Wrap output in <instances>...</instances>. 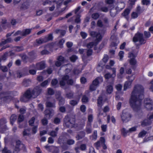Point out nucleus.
<instances>
[{
  "label": "nucleus",
  "mask_w": 153,
  "mask_h": 153,
  "mask_svg": "<svg viewBox=\"0 0 153 153\" xmlns=\"http://www.w3.org/2000/svg\"><path fill=\"white\" fill-rule=\"evenodd\" d=\"M144 88L140 85H134L131 94L129 102L131 107L135 111L141 108V100L144 98Z\"/></svg>",
  "instance_id": "nucleus-1"
},
{
  "label": "nucleus",
  "mask_w": 153,
  "mask_h": 153,
  "mask_svg": "<svg viewBox=\"0 0 153 153\" xmlns=\"http://www.w3.org/2000/svg\"><path fill=\"white\" fill-rule=\"evenodd\" d=\"M42 89L40 87H35L32 91L30 89L26 91L24 94L21 96L20 100L22 102H28L31 98H35L42 92Z\"/></svg>",
  "instance_id": "nucleus-2"
},
{
  "label": "nucleus",
  "mask_w": 153,
  "mask_h": 153,
  "mask_svg": "<svg viewBox=\"0 0 153 153\" xmlns=\"http://www.w3.org/2000/svg\"><path fill=\"white\" fill-rule=\"evenodd\" d=\"M42 89L40 87H35L32 91L30 89L26 91L24 94L21 96L20 100L22 102H28L31 98H35L42 92Z\"/></svg>",
  "instance_id": "nucleus-3"
},
{
  "label": "nucleus",
  "mask_w": 153,
  "mask_h": 153,
  "mask_svg": "<svg viewBox=\"0 0 153 153\" xmlns=\"http://www.w3.org/2000/svg\"><path fill=\"white\" fill-rule=\"evenodd\" d=\"M75 120V115L72 114L67 115L64 119L65 126L69 128H72L74 126Z\"/></svg>",
  "instance_id": "nucleus-4"
},
{
  "label": "nucleus",
  "mask_w": 153,
  "mask_h": 153,
  "mask_svg": "<svg viewBox=\"0 0 153 153\" xmlns=\"http://www.w3.org/2000/svg\"><path fill=\"white\" fill-rule=\"evenodd\" d=\"M131 117V115L126 110H124L121 115V119L123 123H126L129 121Z\"/></svg>",
  "instance_id": "nucleus-5"
},
{
  "label": "nucleus",
  "mask_w": 153,
  "mask_h": 153,
  "mask_svg": "<svg viewBox=\"0 0 153 153\" xmlns=\"http://www.w3.org/2000/svg\"><path fill=\"white\" fill-rule=\"evenodd\" d=\"M133 40L134 42L139 41L141 45L144 44L146 42V40L143 39V34L140 33H137L135 34L133 38Z\"/></svg>",
  "instance_id": "nucleus-6"
},
{
  "label": "nucleus",
  "mask_w": 153,
  "mask_h": 153,
  "mask_svg": "<svg viewBox=\"0 0 153 153\" xmlns=\"http://www.w3.org/2000/svg\"><path fill=\"white\" fill-rule=\"evenodd\" d=\"M25 145L21 143L20 141L18 140L16 141V144L13 153H18L20 150L22 149L25 150Z\"/></svg>",
  "instance_id": "nucleus-7"
},
{
  "label": "nucleus",
  "mask_w": 153,
  "mask_h": 153,
  "mask_svg": "<svg viewBox=\"0 0 153 153\" xmlns=\"http://www.w3.org/2000/svg\"><path fill=\"white\" fill-rule=\"evenodd\" d=\"M128 57L130 58L128 61L130 65L132 66L135 65L137 63V61L135 59L136 56L134 55L131 52H129L128 53Z\"/></svg>",
  "instance_id": "nucleus-8"
},
{
  "label": "nucleus",
  "mask_w": 153,
  "mask_h": 153,
  "mask_svg": "<svg viewBox=\"0 0 153 153\" xmlns=\"http://www.w3.org/2000/svg\"><path fill=\"white\" fill-rule=\"evenodd\" d=\"M0 97L3 99V101L4 102L9 101L12 99L13 97L10 96L7 92H3L0 94Z\"/></svg>",
  "instance_id": "nucleus-9"
},
{
  "label": "nucleus",
  "mask_w": 153,
  "mask_h": 153,
  "mask_svg": "<svg viewBox=\"0 0 153 153\" xmlns=\"http://www.w3.org/2000/svg\"><path fill=\"white\" fill-rule=\"evenodd\" d=\"M62 1V0H46L43 2L42 4L45 5L47 4L51 5L52 3H55L57 4V7L59 8L61 4Z\"/></svg>",
  "instance_id": "nucleus-10"
},
{
  "label": "nucleus",
  "mask_w": 153,
  "mask_h": 153,
  "mask_svg": "<svg viewBox=\"0 0 153 153\" xmlns=\"http://www.w3.org/2000/svg\"><path fill=\"white\" fill-rule=\"evenodd\" d=\"M112 79L113 80L111 82L108 83L106 87V92L108 94H111L113 91L114 80L113 79Z\"/></svg>",
  "instance_id": "nucleus-11"
},
{
  "label": "nucleus",
  "mask_w": 153,
  "mask_h": 153,
  "mask_svg": "<svg viewBox=\"0 0 153 153\" xmlns=\"http://www.w3.org/2000/svg\"><path fill=\"white\" fill-rule=\"evenodd\" d=\"M44 113L46 117L50 119L53 115L54 111L50 108L46 109L44 111Z\"/></svg>",
  "instance_id": "nucleus-12"
},
{
  "label": "nucleus",
  "mask_w": 153,
  "mask_h": 153,
  "mask_svg": "<svg viewBox=\"0 0 153 153\" xmlns=\"http://www.w3.org/2000/svg\"><path fill=\"white\" fill-rule=\"evenodd\" d=\"M6 123V120L4 119L0 120V132L2 133L5 130L6 126L5 125Z\"/></svg>",
  "instance_id": "nucleus-13"
},
{
  "label": "nucleus",
  "mask_w": 153,
  "mask_h": 153,
  "mask_svg": "<svg viewBox=\"0 0 153 153\" xmlns=\"http://www.w3.org/2000/svg\"><path fill=\"white\" fill-rule=\"evenodd\" d=\"M69 78L68 75H65L62 78V79L59 81V84L61 86H64L65 85L66 83H67V81Z\"/></svg>",
  "instance_id": "nucleus-14"
},
{
  "label": "nucleus",
  "mask_w": 153,
  "mask_h": 153,
  "mask_svg": "<svg viewBox=\"0 0 153 153\" xmlns=\"http://www.w3.org/2000/svg\"><path fill=\"white\" fill-rule=\"evenodd\" d=\"M56 97L59 101V105H62L64 104L65 102V99L60 95H56Z\"/></svg>",
  "instance_id": "nucleus-15"
},
{
  "label": "nucleus",
  "mask_w": 153,
  "mask_h": 153,
  "mask_svg": "<svg viewBox=\"0 0 153 153\" xmlns=\"http://www.w3.org/2000/svg\"><path fill=\"white\" fill-rule=\"evenodd\" d=\"M36 68L38 70H42L45 67V64L44 61H42L36 64Z\"/></svg>",
  "instance_id": "nucleus-16"
},
{
  "label": "nucleus",
  "mask_w": 153,
  "mask_h": 153,
  "mask_svg": "<svg viewBox=\"0 0 153 153\" xmlns=\"http://www.w3.org/2000/svg\"><path fill=\"white\" fill-rule=\"evenodd\" d=\"M151 123V121L147 119L141 121V126L143 127H145L150 125Z\"/></svg>",
  "instance_id": "nucleus-17"
},
{
  "label": "nucleus",
  "mask_w": 153,
  "mask_h": 153,
  "mask_svg": "<svg viewBox=\"0 0 153 153\" xmlns=\"http://www.w3.org/2000/svg\"><path fill=\"white\" fill-rule=\"evenodd\" d=\"M85 135V131H81L78 133L76 136V138L77 140H79L84 138Z\"/></svg>",
  "instance_id": "nucleus-18"
},
{
  "label": "nucleus",
  "mask_w": 153,
  "mask_h": 153,
  "mask_svg": "<svg viewBox=\"0 0 153 153\" xmlns=\"http://www.w3.org/2000/svg\"><path fill=\"white\" fill-rule=\"evenodd\" d=\"M102 78L101 77H97L94 80L92 83L98 87L100 82H102Z\"/></svg>",
  "instance_id": "nucleus-19"
},
{
  "label": "nucleus",
  "mask_w": 153,
  "mask_h": 153,
  "mask_svg": "<svg viewBox=\"0 0 153 153\" xmlns=\"http://www.w3.org/2000/svg\"><path fill=\"white\" fill-rule=\"evenodd\" d=\"M125 4L123 2H121L118 4L117 6L116 7V9L118 11H120L124 8Z\"/></svg>",
  "instance_id": "nucleus-20"
},
{
  "label": "nucleus",
  "mask_w": 153,
  "mask_h": 153,
  "mask_svg": "<svg viewBox=\"0 0 153 153\" xmlns=\"http://www.w3.org/2000/svg\"><path fill=\"white\" fill-rule=\"evenodd\" d=\"M46 39L44 38H40L36 40V42L37 44V45L38 46L42 44L46 43Z\"/></svg>",
  "instance_id": "nucleus-21"
},
{
  "label": "nucleus",
  "mask_w": 153,
  "mask_h": 153,
  "mask_svg": "<svg viewBox=\"0 0 153 153\" xmlns=\"http://www.w3.org/2000/svg\"><path fill=\"white\" fill-rule=\"evenodd\" d=\"M92 128L91 123H87L86 129L85 131L87 134H90L92 132Z\"/></svg>",
  "instance_id": "nucleus-22"
},
{
  "label": "nucleus",
  "mask_w": 153,
  "mask_h": 153,
  "mask_svg": "<svg viewBox=\"0 0 153 153\" xmlns=\"http://www.w3.org/2000/svg\"><path fill=\"white\" fill-rule=\"evenodd\" d=\"M32 28L26 29L23 30L22 31V36H25L29 34L31 31Z\"/></svg>",
  "instance_id": "nucleus-23"
},
{
  "label": "nucleus",
  "mask_w": 153,
  "mask_h": 153,
  "mask_svg": "<svg viewBox=\"0 0 153 153\" xmlns=\"http://www.w3.org/2000/svg\"><path fill=\"white\" fill-rule=\"evenodd\" d=\"M29 3L27 1H26L22 4L21 7V8L25 10L29 8Z\"/></svg>",
  "instance_id": "nucleus-24"
},
{
  "label": "nucleus",
  "mask_w": 153,
  "mask_h": 153,
  "mask_svg": "<svg viewBox=\"0 0 153 153\" xmlns=\"http://www.w3.org/2000/svg\"><path fill=\"white\" fill-rule=\"evenodd\" d=\"M31 81L29 79H24L23 81L22 85L25 87H27L29 85Z\"/></svg>",
  "instance_id": "nucleus-25"
},
{
  "label": "nucleus",
  "mask_w": 153,
  "mask_h": 153,
  "mask_svg": "<svg viewBox=\"0 0 153 153\" xmlns=\"http://www.w3.org/2000/svg\"><path fill=\"white\" fill-rule=\"evenodd\" d=\"M132 83L131 82H129L128 81H126L124 85V91H126L127 89L130 88L131 87V85Z\"/></svg>",
  "instance_id": "nucleus-26"
},
{
  "label": "nucleus",
  "mask_w": 153,
  "mask_h": 153,
  "mask_svg": "<svg viewBox=\"0 0 153 153\" xmlns=\"http://www.w3.org/2000/svg\"><path fill=\"white\" fill-rule=\"evenodd\" d=\"M46 106L48 108H55V102H52L50 101H47L46 103Z\"/></svg>",
  "instance_id": "nucleus-27"
},
{
  "label": "nucleus",
  "mask_w": 153,
  "mask_h": 153,
  "mask_svg": "<svg viewBox=\"0 0 153 153\" xmlns=\"http://www.w3.org/2000/svg\"><path fill=\"white\" fill-rule=\"evenodd\" d=\"M98 44L95 41V42H89L87 44L86 47L88 48H92L94 45H96Z\"/></svg>",
  "instance_id": "nucleus-28"
},
{
  "label": "nucleus",
  "mask_w": 153,
  "mask_h": 153,
  "mask_svg": "<svg viewBox=\"0 0 153 153\" xmlns=\"http://www.w3.org/2000/svg\"><path fill=\"white\" fill-rule=\"evenodd\" d=\"M17 118V116L14 114L11 115L10 117V121L11 124L13 125V122L15 121Z\"/></svg>",
  "instance_id": "nucleus-29"
},
{
  "label": "nucleus",
  "mask_w": 153,
  "mask_h": 153,
  "mask_svg": "<svg viewBox=\"0 0 153 153\" xmlns=\"http://www.w3.org/2000/svg\"><path fill=\"white\" fill-rule=\"evenodd\" d=\"M53 34L52 33H50L47 36H45L44 38L46 39L45 41L46 42H48V41L52 40L53 39Z\"/></svg>",
  "instance_id": "nucleus-30"
},
{
  "label": "nucleus",
  "mask_w": 153,
  "mask_h": 153,
  "mask_svg": "<svg viewBox=\"0 0 153 153\" xmlns=\"http://www.w3.org/2000/svg\"><path fill=\"white\" fill-rule=\"evenodd\" d=\"M97 137V131H94L92 135L90 136V138L92 140H95Z\"/></svg>",
  "instance_id": "nucleus-31"
},
{
  "label": "nucleus",
  "mask_w": 153,
  "mask_h": 153,
  "mask_svg": "<svg viewBox=\"0 0 153 153\" xmlns=\"http://www.w3.org/2000/svg\"><path fill=\"white\" fill-rule=\"evenodd\" d=\"M130 12V10L128 9H126L124 12L122 13V15L127 18Z\"/></svg>",
  "instance_id": "nucleus-32"
},
{
  "label": "nucleus",
  "mask_w": 153,
  "mask_h": 153,
  "mask_svg": "<svg viewBox=\"0 0 153 153\" xmlns=\"http://www.w3.org/2000/svg\"><path fill=\"white\" fill-rule=\"evenodd\" d=\"M74 96V93L71 91H70L66 94V97L69 99L73 98Z\"/></svg>",
  "instance_id": "nucleus-33"
},
{
  "label": "nucleus",
  "mask_w": 153,
  "mask_h": 153,
  "mask_svg": "<svg viewBox=\"0 0 153 153\" xmlns=\"http://www.w3.org/2000/svg\"><path fill=\"white\" fill-rule=\"evenodd\" d=\"M96 39L95 41L97 42L98 43L102 39V36L100 33H97L96 35Z\"/></svg>",
  "instance_id": "nucleus-34"
},
{
  "label": "nucleus",
  "mask_w": 153,
  "mask_h": 153,
  "mask_svg": "<svg viewBox=\"0 0 153 153\" xmlns=\"http://www.w3.org/2000/svg\"><path fill=\"white\" fill-rule=\"evenodd\" d=\"M147 133V132L144 130H143L139 133L138 137H142L144 136Z\"/></svg>",
  "instance_id": "nucleus-35"
},
{
  "label": "nucleus",
  "mask_w": 153,
  "mask_h": 153,
  "mask_svg": "<svg viewBox=\"0 0 153 153\" xmlns=\"http://www.w3.org/2000/svg\"><path fill=\"white\" fill-rule=\"evenodd\" d=\"M74 143L75 141L74 140L69 139L66 140L65 143L69 145H71L74 144Z\"/></svg>",
  "instance_id": "nucleus-36"
},
{
  "label": "nucleus",
  "mask_w": 153,
  "mask_h": 153,
  "mask_svg": "<svg viewBox=\"0 0 153 153\" xmlns=\"http://www.w3.org/2000/svg\"><path fill=\"white\" fill-rule=\"evenodd\" d=\"M102 97H100L97 99V104L99 107H101L102 106Z\"/></svg>",
  "instance_id": "nucleus-37"
},
{
  "label": "nucleus",
  "mask_w": 153,
  "mask_h": 153,
  "mask_svg": "<svg viewBox=\"0 0 153 153\" xmlns=\"http://www.w3.org/2000/svg\"><path fill=\"white\" fill-rule=\"evenodd\" d=\"M105 78L106 79H108L111 78L112 81L113 80L112 79H114V77H113V76H112V74H111L110 73H108L106 74L105 75H104Z\"/></svg>",
  "instance_id": "nucleus-38"
},
{
  "label": "nucleus",
  "mask_w": 153,
  "mask_h": 153,
  "mask_svg": "<svg viewBox=\"0 0 153 153\" xmlns=\"http://www.w3.org/2000/svg\"><path fill=\"white\" fill-rule=\"evenodd\" d=\"M14 51L16 52H20L23 50L24 48L22 46H15L14 47Z\"/></svg>",
  "instance_id": "nucleus-39"
},
{
  "label": "nucleus",
  "mask_w": 153,
  "mask_h": 153,
  "mask_svg": "<svg viewBox=\"0 0 153 153\" xmlns=\"http://www.w3.org/2000/svg\"><path fill=\"white\" fill-rule=\"evenodd\" d=\"M45 148L48 151L51 152L53 149H54L56 147L55 146H48V145L45 146Z\"/></svg>",
  "instance_id": "nucleus-40"
},
{
  "label": "nucleus",
  "mask_w": 153,
  "mask_h": 153,
  "mask_svg": "<svg viewBox=\"0 0 153 153\" xmlns=\"http://www.w3.org/2000/svg\"><path fill=\"white\" fill-rule=\"evenodd\" d=\"M100 15L98 13H94L91 15V17L95 20H97L99 17Z\"/></svg>",
  "instance_id": "nucleus-41"
},
{
  "label": "nucleus",
  "mask_w": 153,
  "mask_h": 153,
  "mask_svg": "<svg viewBox=\"0 0 153 153\" xmlns=\"http://www.w3.org/2000/svg\"><path fill=\"white\" fill-rule=\"evenodd\" d=\"M146 108L148 110H152L153 108V105L152 104L145 105Z\"/></svg>",
  "instance_id": "nucleus-42"
},
{
  "label": "nucleus",
  "mask_w": 153,
  "mask_h": 153,
  "mask_svg": "<svg viewBox=\"0 0 153 153\" xmlns=\"http://www.w3.org/2000/svg\"><path fill=\"white\" fill-rule=\"evenodd\" d=\"M82 101L83 103L87 102L88 101V98L86 95H84L82 97Z\"/></svg>",
  "instance_id": "nucleus-43"
},
{
  "label": "nucleus",
  "mask_w": 153,
  "mask_h": 153,
  "mask_svg": "<svg viewBox=\"0 0 153 153\" xmlns=\"http://www.w3.org/2000/svg\"><path fill=\"white\" fill-rule=\"evenodd\" d=\"M60 122V119L57 117H55L53 121V123L56 125L59 124Z\"/></svg>",
  "instance_id": "nucleus-44"
},
{
  "label": "nucleus",
  "mask_w": 153,
  "mask_h": 153,
  "mask_svg": "<svg viewBox=\"0 0 153 153\" xmlns=\"http://www.w3.org/2000/svg\"><path fill=\"white\" fill-rule=\"evenodd\" d=\"M97 86L92 83L90 86L89 89L91 91H93L96 90Z\"/></svg>",
  "instance_id": "nucleus-45"
},
{
  "label": "nucleus",
  "mask_w": 153,
  "mask_h": 153,
  "mask_svg": "<svg viewBox=\"0 0 153 153\" xmlns=\"http://www.w3.org/2000/svg\"><path fill=\"white\" fill-rule=\"evenodd\" d=\"M78 59V57L75 55H73L70 57V59L71 62H74Z\"/></svg>",
  "instance_id": "nucleus-46"
},
{
  "label": "nucleus",
  "mask_w": 153,
  "mask_h": 153,
  "mask_svg": "<svg viewBox=\"0 0 153 153\" xmlns=\"http://www.w3.org/2000/svg\"><path fill=\"white\" fill-rule=\"evenodd\" d=\"M41 122L42 124L44 126L47 125L48 123L47 119L45 117H44L41 120Z\"/></svg>",
  "instance_id": "nucleus-47"
},
{
  "label": "nucleus",
  "mask_w": 153,
  "mask_h": 153,
  "mask_svg": "<svg viewBox=\"0 0 153 153\" xmlns=\"http://www.w3.org/2000/svg\"><path fill=\"white\" fill-rule=\"evenodd\" d=\"M126 78L128 80V81L131 82V83H132L135 79V77L133 75H132L130 76H128L126 77Z\"/></svg>",
  "instance_id": "nucleus-48"
},
{
  "label": "nucleus",
  "mask_w": 153,
  "mask_h": 153,
  "mask_svg": "<svg viewBox=\"0 0 153 153\" xmlns=\"http://www.w3.org/2000/svg\"><path fill=\"white\" fill-rule=\"evenodd\" d=\"M121 131L124 137H125L127 134L129 132L128 130L127 131L125 128H123L121 129Z\"/></svg>",
  "instance_id": "nucleus-49"
},
{
  "label": "nucleus",
  "mask_w": 153,
  "mask_h": 153,
  "mask_svg": "<svg viewBox=\"0 0 153 153\" xmlns=\"http://www.w3.org/2000/svg\"><path fill=\"white\" fill-rule=\"evenodd\" d=\"M81 16L79 14H78L76 15V18L75 20V22L78 23L80 22L81 19H80V17Z\"/></svg>",
  "instance_id": "nucleus-50"
},
{
  "label": "nucleus",
  "mask_w": 153,
  "mask_h": 153,
  "mask_svg": "<svg viewBox=\"0 0 153 153\" xmlns=\"http://www.w3.org/2000/svg\"><path fill=\"white\" fill-rule=\"evenodd\" d=\"M47 93L49 95H52L54 94V91L52 89L49 88L48 89Z\"/></svg>",
  "instance_id": "nucleus-51"
},
{
  "label": "nucleus",
  "mask_w": 153,
  "mask_h": 153,
  "mask_svg": "<svg viewBox=\"0 0 153 153\" xmlns=\"http://www.w3.org/2000/svg\"><path fill=\"white\" fill-rule=\"evenodd\" d=\"M24 120V117L23 115L20 114L19 116L18 121L19 123H20Z\"/></svg>",
  "instance_id": "nucleus-52"
},
{
  "label": "nucleus",
  "mask_w": 153,
  "mask_h": 153,
  "mask_svg": "<svg viewBox=\"0 0 153 153\" xmlns=\"http://www.w3.org/2000/svg\"><path fill=\"white\" fill-rule=\"evenodd\" d=\"M57 133V132L53 131L50 132L48 134L51 136L55 137L56 136Z\"/></svg>",
  "instance_id": "nucleus-53"
},
{
  "label": "nucleus",
  "mask_w": 153,
  "mask_h": 153,
  "mask_svg": "<svg viewBox=\"0 0 153 153\" xmlns=\"http://www.w3.org/2000/svg\"><path fill=\"white\" fill-rule=\"evenodd\" d=\"M122 85L120 84H118L116 85L115 86V87L117 89V90L118 91H121L122 88Z\"/></svg>",
  "instance_id": "nucleus-54"
},
{
  "label": "nucleus",
  "mask_w": 153,
  "mask_h": 153,
  "mask_svg": "<svg viewBox=\"0 0 153 153\" xmlns=\"http://www.w3.org/2000/svg\"><path fill=\"white\" fill-rule=\"evenodd\" d=\"M35 120V118L34 117H33L29 121V124L30 126H32L34 123V121Z\"/></svg>",
  "instance_id": "nucleus-55"
},
{
  "label": "nucleus",
  "mask_w": 153,
  "mask_h": 153,
  "mask_svg": "<svg viewBox=\"0 0 153 153\" xmlns=\"http://www.w3.org/2000/svg\"><path fill=\"white\" fill-rule=\"evenodd\" d=\"M78 101H76L75 100H72L70 101V104L72 106H74L77 104Z\"/></svg>",
  "instance_id": "nucleus-56"
},
{
  "label": "nucleus",
  "mask_w": 153,
  "mask_h": 153,
  "mask_svg": "<svg viewBox=\"0 0 153 153\" xmlns=\"http://www.w3.org/2000/svg\"><path fill=\"white\" fill-rule=\"evenodd\" d=\"M97 25L98 27H102L103 26L102 22L100 20H98L97 22Z\"/></svg>",
  "instance_id": "nucleus-57"
},
{
  "label": "nucleus",
  "mask_w": 153,
  "mask_h": 153,
  "mask_svg": "<svg viewBox=\"0 0 153 153\" xmlns=\"http://www.w3.org/2000/svg\"><path fill=\"white\" fill-rule=\"evenodd\" d=\"M58 83V81L56 79H53L51 81V85L53 86H55Z\"/></svg>",
  "instance_id": "nucleus-58"
},
{
  "label": "nucleus",
  "mask_w": 153,
  "mask_h": 153,
  "mask_svg": "<svg viewBox=\"0 0 153 153\" xmlns=\"http://www.w3.org/2000/svg\"><path fill=\"white\" fill-rule=\"evenodd\" d=\"M57 60L61 62V63H63V62L65 60V58H64V57H63L62 56H59L57 57Z\"/></svg>",
  "instance_id": "nucleus-59"
},
{
  "label": "nucleus",
  "mask_w": 153,
  "mask_h": 153,
  "mask_svg": "<svg viewBox=\"0 0 153 153\" xmlns=\"http://www.w3.org/2000/svg\"><path fill=\"white\" fill-rule=\"evenodd\" d=\"M152 104V101L149 98L145 99L144 100V104Z\"/></svg>",
  "instance_id": "nucleus-60"
},
{
  "label": "nucleus",
  "mask_w": 153,
  "mask_h": 153,
  "mask_svg": "<svg viewBox=\"0 0 153 153\" xmlns=\"http://www.w3.org/2000/svg\"><path fill=\"white\" fill-rule=\"evenodd\" d=\"M65 40L64 39H62L60 40L59 42V47L60 48H62L63 47L62 45L64 43Z\"/></svg>",
  "instance_id": "nucleus-61"
},
{
  "label": "nucleus",
  "mask_w": 153,
  "mask_h": 153,
  "mask_svg": "<svg viewBox=\"0 0 153 153\" xmlns=\"http://www.w3.org/2000/svg\"><path fill=\"white\" fill-rule=\"evenodd\" d=\"M29 130L28 129H25L23 133V135L24 136L28 135H29Z\"/></svg>",
  "instance_id": "nucleus-62"
},
{
  "label": "nucleus",
  "mask_w": 153,
  "mask_h": 153,
  "mask_svg": "<svg viewBox=\"0 0 153 153\" xmlns=\"http://www.w3.org/2000/svg\"><path fill=\"white\" fill-rule=\"evenodd\" d=\"M93 51L92 49H88L87 51V55L88 56H89L92 55Z\"/></svg>",
  "instance_id": "nucleus-63"
},
{
  "label": "nucleus",
  "mask_w": 153,
  "mask_h": 153,
  "mask_svg": "<svg viewBox=\"0 0 153 153\" xmlns=\"http://www.w3.org/2000/svg\"><path fill=\"white\" fill-rule=\"evenodd\" d=\"M2 153H12L10 151L8 150L6 147H4L2 150Z\"/></svg>",
  "instance_id": "nucleus-64"
}]
</instances>
